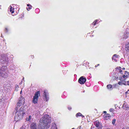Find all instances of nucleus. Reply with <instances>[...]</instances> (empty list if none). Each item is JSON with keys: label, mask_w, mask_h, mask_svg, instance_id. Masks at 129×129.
I'll return each mask as SVG.
<instances>
[{"label": "nucleus", "mask_w": 129, "mask_h": 129, "mask_svg": "<svg viewBox=\"0 0 129 129\" xmlns=\"http://www.w3.org/2000/svg\"><path fill=\"white\" fill-rule=\"evenodd\" d=\"M27 108V106H24L20 107L18 111H16L14 118L15 120L17 121L23 118V115L26 113Z\"/></svg>", "instance_id": "1"}, {"label": "nucleus", "mask_w": 129, "mask_h": 129, "mask_svg": "<svg viewBox=\"0 0 129 129\" xmlns=\"http://www.w3.org/2000/svg\"><path fill=\"white\" fill-rule=\"evenodd\" d=\"M51 121V118L47 115H44L40 120V123H43V124L47 125V126L50 125Z\"/></svg>", "instance_id": "2"}, {"label": "nucleus", "mask_w": 129, "mask_h": 129, "mask_svg": "<svg viewBox=\"0 0 129 129\" xmlns=\"http://www.w3.org/2000/svg\"><path fill=\"white\" fill-rule=\"evenodd\" d=\"M40 91H39L36 92L33 97V102L34 104H36L37 103L39 96H40Z\"/></svg>", "instance_id": "3"}, {"label": "nucleus", "mask_w": 129, "mask_h": 129, "mask_svg": "<svg viewBox=\"0 0 129 129\" xmlns=\"http://www.w3.org/2000/svg\"><path fill=\"white\" fill-rule=\"evenodd\" d=\"M8 58L7 56L5 54L0 55V61L2 63H4L7 62Z\"/></svg>", "instance_id": "4"}, {"label": "nucleus", "mask_w": 129, "mask_h": 129, "mask_svg": "<svg viewBox=\"0 0 129 129\" xmlns=\"http://www.w3.org/2000/svg\"><path fill=\"white\" fill-rule=\"evenodd\" d=\"M86 78L84 77L81 76L79 79L78 82L81 84H83L86 82Z\"/></svg>", "instance_id": "5"}, {"label": "nucleus", "mask_w": 129, "mask_h": 129, "mask_svg": "<svg viewBox=\"0 0 129 129\" xmlns=\"http://www.w3.org/2000/svg\"><path fill=\"white\" fill-rule=\"evenodd\" d=\"M43 123H39V129H47V127L48 128V126L45 125L43 124Z\"/></svg>", "instance_id": "6"}, {"label": "nucleus", "mask_w": 129, "mask_h": 129, "mask_svg": "<svg viewBox=\"0 0 129 129\" xmlns=\"http://www.w3.org/2000/svg\"><path fill=\"white\" fill-rule=\"evenodd\" d=\"M44 96L43 99L46 101H47L48 100L49 98L48 97V93L47 92V91L46 90H44Z\"/></svg>", "instance_id": "7"}, {"label": "nucleus", "mask_w": 129, "mask_h": 129, "mask_svg": "<svg viewBox=\"0 0 129 129\" xmlns=\"http://www.w3.org/2000/svg\"><path fill=\"white\" fill-rule=\"evenodd\" d=\"M37 128L36 123L34 122L32 123L30 125V129H35Z\"/></svg>", "instance_id": "8"}, {"label": "nucleus", "mask_w": 129, "mask_h": 129, "mask_svg": "<svg viewBox=\"0 0 129 129\" xmlns=\"http://www.w3.org/2000/svg\"><path fill=\"white\" fill-rule=\"evenodd\" d=\"M104 117L105 119L106 120L110 119L111 117L110 114H105L104 115Z\"/></svg>", "instance_id": "9"}, {"label": "nucleus", "mask_w": 129, "mask_h": 129, "mask_svg": "<svg viewBox=\"0 0 129 129\" xmlns=\"http://www.w3.org/2000/svg\"><path fill=\"white\" fill-rule=\"evenodd\" d=\"M21 97H20L19 98V101H20V103H21V104L23 105L25 102V99L24 98H22V97L21 96Z\"/></svg>", "instance_id": "10"}, {"label": "nucleus", "mask_w": 129, "mask_h": 129, "mask_svg": "<svg viewBox=\"0 0 129 129\" xmlns=\"http://www.w3.org/2000/svg\"><path fill=\"white\" fill-rule=\"evenodd\" d=\"M6 66H2L0 69V73L3 72L7 70L6 69Z\"/></svg>", "instance_id": "11"}, {"label": "nucleus", "mask_w": 129, "mask_h": 129, "mask_svg": "<svg viewBox=\"0 0 129 129\" xmlns=\"http://www.w3.org/2000/svg\"><path fill=\"white\" fill-rule=\"evenodd\" d=\"M0 76L2 77H4V78H6L8 76V74L7 73H3V72L0 73Z\"/></svg>", "instance_id": "12"}, {"label": "nucleus", "mask_w": 129, "mask_h": 129, "mask_svg": "<svg viewBox=\"0 0 129 129\" xmlns=\"http://www.w3.org/2000/svg\"><path fill=\"white\" fill-rule=\"evenodd\" d=\"M94 124L95 126L97 127H99V129H101L102 128L99 127L100 124V122L98 121H96L94 123Z\"/></svg>", "instance_id": "13"}, {"label": "nucleus", "mask_w": 129, "mask_h": 129, "mask_svg": "<svg viewBox=\"0 0 129 129\" xmlns=\"http://www.w3.org/2000/svg\"><path fill=\"white\" fill-rule=\"evenodd\" d=\"M123 108L125 110H127L128 109V107L126 104L124 103L122 106Z\"/></svg>", "instance_id": "14"}, {"label": "nucleus", "mask_w": 129, "mask_h": 129, "mask_svg": "<svg viewBox=\"0 0 129 129\" xmlns=\"http://www.w3.org/2000/svg\"><path fill=\"white\" fill-rule=\"evenodd\" d=\"M107 87L108 89H110V90H111L113 88L112 85L110 84L107 85Z\"/></svg>", "instance_id": "15"}, {"label": "nucleus", "mask_w": 129, "mask_h": 129, "mask_svg": "<svg viewBox=\"0 0 129 129\" xmlns=\"http://www.w3.org/2000/svg\"><path fill=\"white\" fill-rule=\"evenodd\" d=\"M126 34H125V35L124 36V37L125 38H127V37L129 36V33H128V32H127L126 31L125 32Z\"/></svg>", "instance_id": "16"}, {"label": "nucleus", "mask_w": 129, "mask_h": 129, "mask_svg": "<svg viewBox=\"0 0 129 129\" xmlns=\"http://www.w3.org/2000/svg\"><path fill=\"white\" fill-rule=\"evenodd\" d=\"M121 68L120 67H118V68H116V70H117V71H118V70H119V72L122 74L123 73H121V72L122 71L120 69Z\"/></svg>", "instance_id": "17"}, {"label": "nucleus", "mask_w": 129, "mask_h": 129, "mask_svg": "<svg viewBox=\"0 0 129 129\" xmlns=\"http://www.w3.org/2000/svg\"><path fill=\"white\" fill-rule=\"evenodd\" d=\"M23 105L22 104H21V103H20V101H18V102L17 103V105L18 107H20L21 106Z\"/></svg>", "instance_id": "18"}, {"label": "nucleus", "mask_w": 129, "mask_h": 129, "mask_svg": "<svg viewBox=\"0 0 129 129\" xmlns=\"http://www.w3.org/2000/svg\"><path fill=\"white\" fill-rule=\"evenodd\" d=\"M81 114L80 113H77L76 115V117H78V116H81Z\"/></svg>", "instance_id": "19"}, {"label": "nucleus", "mask_w": 129, "mask_h": 129, "mask_svg": "<svg viewBox=\"0 0 129 129\" xmlns=\"http://www.w3.org/2000/svg\"><path fill=\"white\" fill-rule=\"evenodd\" d=\"M51 129H57V128L55 125H54L52 127Z\"/></svg>", "instance_id": "20"}, {"label": "nucleus", "mask_w": 129, "mask_h": 129, "mask_svg": "<svg viewBox=\"0 0 129 129\" xmlns=\"http://www.w3.org/2000/svg\"><path fill=\"white\" fill-rule=\"evenodd\" d=\"M118 56V55H116V54H114L113 55V57H112V59L113 60V59H114V57H116V58H117Z\"/></svg>", "instance_id": "21"}, {"label": "nucleus", "mask_w": 129, "mask_h": 129, "mask_svg": "<svg viewBox=\"0 0 129 129\" xmlns=\"http://www.w3.org/2000/svg\"><path fill=\"white\" fill-rule=\"evenodd\" d=\"M123 84V82L122 81H121L120 82L119 81L118 82V84H119L120 85H121Z\"/></svg>", "instance_id": "22"}, {"label": "nucleus", "mask_w": 129, "mask_h": 129, "mask_svg": "<svg viewBox=\"0 0 129 129\" xmlns=\"http://www.w3.org/2000/svg\"><path fill=\"white\" fill-rule=\"evenodd\" d=\"M98 21V20H96V21H94V22H93V23H92V25H95L96 24V22L97 21Z\"/></svg>", "instance_id": "23"}, {"label": "nucleus", "mask_w": 129, "mask_h": 129, "mask_svg": "<svg viewBox=\"0 0 129 129\" xmlns=\"http://www.w3.org/2000/svg\"><path fill=\"white\" fill-rule=\"evenodd\" d=\"M122 77L124 78H128V76L127 75H123Z\"/></svg>", "instance_id": "24"}, {"label": "nucleus", "mask_w": 129, "mask_h": 129, "mask_svg": "<svg viewBox=\"0 0 129 129\" xmlns=\"http://www.w3.org/2000/svg\"><path fill=\"white\" fill-rule=\"evenodd\" d=\"M31 116H29L28 118L27 119V121H29L31 119Z\"/></svg>", "instance_id": "25"}, {"label": "nucleus", "mask_w": 129, "mask_h": 129, "mask_svg": "<svg viewBox=\"0 0 129 129\" xmlns=\"http://www.w3.org/2000/svg\"><path fill=\"white\" fill-rule=\"evenodd\" d=\"M115 121H116V119H113L112 121V123L113 124H114L115 123Z\"/></svg>", "instance_id": "26"}, {"label": "nucleus", "mask_w": 129, "mask_h": 129, "mask_svg": "<svg viewBox=\"0 0 129 129\" xmlns=\"http://www.w3.org/2000/svg\"><path fill=\"white\" fill-rule=\"evenodd\" d=\"M32 7V6H29V7H28V8H27V10L28 11V10H29H29L30 9H31Z\"/></svg>", "instance_id": "27"}, {"label": "nucleus", "mask_w": 129, "mask_h": 129, "mask_svg": "<svg viewBox=\"0 0 129 129\" xmlns=\"http://www.w3.org/2000/svg\"><path fill=\"white\" fill-rule=\"evenodd\" d=\"M125 50L126 52L128 53L129 52V48H125Z\"/></svg>", "instance_id": "28"}, {"label": "nucleus", "mask_w": 129, "mask_h": 129, "mask_svg": "<svg viewBox=\"0 0 129 129\" xmlns=\"http://www.w3.org/2000/svg\"><path fill=\"white\" fill-rule=\"evenodd\" d=\"M109 111L110 112H112L113 111H114V109L113 108H111L110 109Z\"/></svg>", "instance_id": "29"}, {"label": "nucleus", "mask_w": 129, "mask_h": 129, "mask_svg": "<svg viewBox=\"0 0 129 129\" xmlns=\"http://www.w3.org/2000/svg\"><path fill=\"white\" fill-rule=\"evenodd\" d=\"M120 81H122V77H120L119 78V79Z\"/></svg>", "instance_id": "30"}, {"label": "nucleus", "mask_w": 129, "mask_h": 129, "mask_svg": "<svg viewBox=\"0 0 129 129\" xmlns=\"http://www.w3.org/2000/svg\"><path fill=\"white\" fill-rule=\"evenodd\" d=\"M123 84H124L125 85H127V83L126 84V82H123Z\"/></svg>", "instance_id": "31"}, {"label": "nucleus", "mask_w": 129, "mask_h": 129, "mask_svg": "<svg viewBox=\"0 0 129 129\" xmlns=\"http://www.w3.org/2000/svg\"><path fill=\"white\" fill-rule=\"evenodd\" d=\"M126 47H129V43H128V44H126Z\"/></svg>", "instance_id": "32"}, {"label": "nucleus", "mask_w": 129, "mask_h": 129, "mask_svg": "<svg viewBox=\"0 0 129 129\" xmlns=\"http://www.w3.org/2000/svg\"><path fill=\"white\" fill-rule=\"evenodd\" d=\"M5 31L6 32H7L8 31V29L7 28H6L5 29Z\"/></svg>", "instance_id": "33"}, {"label": "nucleus", "mask_w": 129, "mask_h": 129, "mask_svg": "<svg viewBox=\"0 0 129 129\" xmlns=\"http://www.w3.org/2000/svg\"><path fill=\"white\" fill-rule=\"evenodd\" d=\"M68 109L69 110H71V109H72V108L71 107H68Z\"/></svg>", "instance_id": "34"}, {"label": "nucleus", "mask_w": 129, "mask_h": 129, "mask_svg": "<svg viewBox=\"0 0 129 129\" xmlns=\"http://www.w3.org/2000/svg\"><path fill=\"white\" fill-rule=\"evenodd\" d=\"M7 71L6 70V71H5L4 72H3V73H7Z\"/></svg>", "instance_id": "35"}, {"label": "nucleus", "mask_w": 129, "mask_h": 129, "mask_svg": "<svg viewBox=\"0 0 129 129\" xmlns=\"http://www.w3.org/2000/svg\"><path fill=\"white\" fill-rule=\"evenodd\" d=\"M127 85H129V80L127 82Z\"/></svg>", "instance_id": "36"}, {"label": "nucleus", "mask_w": 129, "mask_h": 129, "mask_svg": "<svg viewBox=\"0 0 129 129\" xmlns=\"http://www.w3.org/2000/svg\"><path fill=\"white\" fill-rule=\"evenodd\" d=\"M126 128H127V126H125L123 128H122V129H126Z\"/></svg>", "instance_id": "37"}, {"label": "nucleus", "mask_w": 129, "mask_h": 129, "mask_svg": "<svg viewBox=\"0 0 129 129\" xmlns=\"http://www.w3.org/2000/svg\"><path fill=\"white\" fill-rule=\"evenodd\" d=\"M125 79H123V80H122V81H123V82H125Z\"/></svg>", "instance_id": "38"}, {"label": "nucleus", "mask_w": 129, "mask_h": 129, "mask_svg": "<svg viewBox=\"0 0 129 129\" xmlns=\"http://www.w3.org/2000/svg\"><path fill=\"white\" fill-rule=\"evenodd\" d=\"M113 60H114L116 62L117 61V60H116V59H115L114 58Z\"/></svg>", "instance_id": "39"}, {"label": "nucleus", "mask_w": 129, "mask_h": 129, "mask_svg": "<svg viewBox=\"0 0 129 129\" xmlns=\"http://www.w3.org/2000/svg\"><path fill=\"white\" fill-rule=\"evenodd\" d=\"M27 6L28 7L30 6H31V5H30V4H28L27 5Z\"/></svg>", "instance_id": "40"}, {"label": "nucleus", "mask_w": 129, "mask_h": 129, "mask_svg": "<svg viewBox=\"0 0 129 129\" xmlns=\"http://www.w3.org/2000/svg\"><path fill=\"white\" fill-rule=\"evenodd\" d=\"M81 116L82 117H84V116L82 114H81Z\"/></svg>", "instance_id": "41"}, {"label": "nucleus", "mask_w": 129, "mask_h": 129, "mask_svg": "<svg viewBox=\"0 0 129 129\" xmlns=\"http://www.w3.org/2000/svg\"><path fill=\"white\" fill-rule=\"evenodd\" d=\"M12 7H11V8H10V11H11L12 10H11V9H12Z\"/></svg>", "instance_id": "42"}, {"label": "nucleus", "mask_w": 129, "mask_h": 129, "mask_svg": "<svg viewBox=\"0 0 129 129\" xmlns=\"http://www.w3.org/2000/svg\"><path fill=\"white\" fill-rule=\"evenodd\" d=\"M128 75V76H129V72H127V73H126Z\"/></svg>", "instance_id": "43"}, {"label": "nucleus", "mask_w": 129, "mask_h": 129, "mask_svg": "<svg viewBox=\"0 0 129 129\" xmlns=\"http://www.w3.org/2000/svg\"><path fill=\"white\" fill-rule=\"evenodd\" d=\"M128 91H129V90H128V91H126V92L125 93V94H126V93H128Z\"/></svg>", "instance_id": "44"}, {"label": "nucleus", "mask_w": 129, "mask_h": 129, "mask_svg": "<svg viewBox=\"0 0 129 129\" xmlns=\"http://www.w3.org/2000/svg\"><path fill=\"white\" fill-rule=\"evenodd\" d=\"M125 74H126L127 73V71H125Z\"/></svg>", "instance_id": "45"}, {"label": "nucleus", "mask_w": 129, "mask_h": 129, "mask_svg": "<svg viewBox=\"0 0 129 129\" xmlns=\"http://www.w3.org/2000/svg\"><path fill=\"white\" fill-rule=\"evenodd\" d=\"M99 65H100V64H98L97 65V66L96 65V66H95V67H97L98 66H99Z\"/></svg>", "instance_id": "46"}, {"label": "nucleus", "mask_w": 129, "mask_h": 129, "mask_svg": "<svg viewBox=\"0 0 129 129\" xmlns=\"http://www.w3.org/2000/svg\"><path fill=\"white\" fill-rule=\"evenodd\" d=\"M126 129H129V126H127V128H126Z\"/></svg>", "instance_id": "47"}, {"label": "nucleus", "mask_w": 129, "mask_h": 129, "mask_svg": "<svg viewBox=\"0 0 129 129\" xmlns=\"http://www.w3.org/2000/svg\"><path fill=\"white\" fill-rule=\"evenodd\" d=\"M125 48H129V47H126L125 46Z\"/></svg>", "instance_id": "48"}, {"label": "nucleus", "mask_w": 129, "mask_h": 129, "mask_svg": "<svg viewBox=\"0 0 129 129\" xmlns=\"http://www.w3.org/2000/svg\"><path fill=\"white\" fill-rule=\"evenodd\" d=\"M103 112H104V113H106V112H106V111H104Z\"/></svg>", "instance_id": "49"}, {"label": "nucleus", "mask_w": 129, "mask_h": 129, "mask_svg": "<svg viewBox=\"0 0 129 129\" xmlns=\"http://www.w3.org/2000/svg\"><path fill=\"white\" fill-rule=\"evenodd\" d=\"M122 69L123 70H124L125 69V68H122Z\"/></svg>", "instance_id": "50"}, {"label": "nucleus", "mask_w": 129, "mask_h": 129, "mask_svg": "<svg viewBox=\"0 0 129 129\" xmlns=\"http://www.w3.org/2000/svg\"><path fill=\"white\" fill-rule=\"evenodd\" d=\"M31 57L32 58H33L34 57V56H31Z\"/></svg>", "instance_id": "51"}, {"label": "nucleus", "mask_w": 129, "mask_h": 129, "mask_svg": "<svg viewBox=\"0 0 129 129\" xmlns=\"http://www.w3.org/2000/svg\"><path fill=\"white\" fill-rule=\"evenodd\" d=\"M22 90L20 92V94H21V93H22Z\"/></svg>", "instance_id": "52"}, {"label": "nucleus", "mask_w": 129, "mask_h": 129, "mask_svg": "<svg viewBox=\"0 0 129 129\" xmlns=\"http://www.w3.org/2000/svg\"><path fill=\"white\" fill-rule=\"evenodd\" d=\"M116 84H115V85H114V87H115V86H116Z\"/></svg>", "instance_id": "53"}, {"label": "nucleus", "mask_w": 129, "mask_h": 129, "mask_svg": "<svg viewBox=\"0 0 129 129\" xmlns=\"http://www.w3.org/2000/svg\"><path fill=\"white\" fill-rule=\"evenodd\" d=\"M24 78H23V79H22V80H24Z\"/></svg>", "instance_id": "54"}, {"label": "nucleus", "mask_w": 129, "mask_h": 129, "mask_svg": "<svg viewBox=\"0 0 129 129\" xmlns=\"http://www.w3.org/2000/svg\"><path fill=\"white\" fill-rule=\"evenodd\" d=\"M17 109L16 108H15V110H16Z\"/></svg>", "instance_id": "55"}, {"label": "nucleus", "mask_w": 129, "mask_h": 129, "mask_svg": "<svg viewBox=\"0 0 129 129\" xmlns=\"http://www.w3.org/2000/svg\"><path fill=\"white\" fill-rule=\"evenodd\" d=\"M72 129H75L74 128H73Z\"/></svg>", "instance_id": "56"}, {"label": "nucleus", "mask_w": 129, "mask_h": 129, "mask_svg": "<svg viewBox=\"0 0 129 129\" xmlns=\"http://www.w3.org/2000/svg\"><path fill=\"white\" fill-rule=\"evenodd\" d=\"M1 36H2V35H1Z\"/></svg>", "instance_id": "57"}]
</instances>
